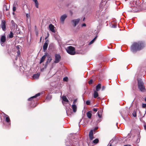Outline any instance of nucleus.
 <instances>
[{
	"label": "nucleus",
	"mask_w": 146,
	"mask_h": 146,
	"mask_svg": "<svg viewBox=\"0 0 146 146\" xmlns=\"http://www.w3.org/2000/svg\"><path fill=\"white\" fill-rule=\"evenodd\" d=\"M97 36L95 37L94 39H93L92 41H91L89 43V44H92L97 38Z\"/></svg>",
	"instance_id": "obj_25"
},
{
	"label": "nucleus",
	"mask_w": 146,
	"mask_h": 146,
	"mask_svg": "<svg viewBox=\"0 0 146 146\" xmlns=\"http://www.w3.org/2000/svg\"><path fill=\"white\" fill-rule=\"evenodd\" d=\"M86 26V24L85 23H84L82 25V26H84V27H85V26Z\"/></svg>",
	"instance_id": "obj_40"
},
{
	"label": "nucleus",
	"mask_w": 146,
	"mask_h": 146,
	"mask_svg": "<svg viewBox=\"0 0 146 146\" xmlns=\"http://www.w3.org/2000/svg\"><path fill=\"white\" fill-rule=\"evenodd\" d=\"M138 88L141 92H144L146 91V90L144 83L141 79L138 80Z\"/></svg>",
	"instance_id": "obj_2"
},
{
	"label": "nucleus",
	"mask_w": 146,
	"mask_h": 146,
	"mask_svg": "<svg viewBox=\"0 0 146 146\" xmlns=\"http://www.w3.org/2000/svg\"><path fill=\"white\" fill-rule=\"evenodd\" d=\"M51 98V96H47L46 99H47V100H50Z\"/></svg>",
	"instance_id": "obj_33"
},
{
	"label": "nucleus",
	"mask_w": 146,
	"mask_h": 146,
	"mask_svg": "<svg viewBox=\"0 0 146 146\" xmlns=\"http://www.w3.org/2000/svg\"><path fill=\"white\" fill-rule=\"evenodd\" d=\"M6 40V37L5 35L1 36L0 38V42L1 44H2L5 42Z\"/></svg>",
	"instance_id": "obj_7"
},
{
	"label": "nucleus",
	"mask_w": 146,
	"mask_h": 146,
	"mask_svg": "<svg viewBox=\"0 0 146 146\" xmlns=\"http://www.w3.org/2000/svg\"><path fill=\"white\" fill-rule=\"evenodd\" d=\"M67 17L66 14H64L61 16L60 18V21L63 23L64 22L65 19Z\"/></svg>",
	"instance_id": "obj_8"
},
{
	"label": "nucleus",
	"mask_w": 146,
	"mask_h": 146,
	"mask_svg": "<svg viewBox=\"0 0 146 146\" xmlns=\"http://www.w3.org/2000/svg\"><path fill=\"white\" fill-rule=\"evenodd\" d=\"M17 55L19 56L20 54V51L19 50H18L17 51Z\"/></svg>",
	"instance_id": "obj_36"
},
{
	"label": "nucleus",
	"mask_w": 146,
	"mask_h": 146,
	"mask_svg": "<svg viewBox=\"0 0 146 146\" xmlns=\"http://www.w3.org/2000/svg\"><path fill=\"white\" fill-rule=\"evenodd\" d=\"M5 116L6 117V119H5L6 121L8 123H9L10 124V119L9 116L5 114Z\"/></svg>",
	"instance_id": "obj_13"
},
{
	"label": "nucleus",
	"mask_w": 146,
	"mask_h": 146,
	"mask_svg": "<svg viewBox=\"0 0 146 146\" xmlns=\"http://www.w3.org/2000/svg\"><path fill=\"white\" fill-rule=\"evenodd\" d=\"M145 113L146 112V111H145Z\"/></svg>",
	"instance_id": "obj_48"
},
{
	"label": "nucleus",
	"mask_w": 146,
	"mask_h": 146,
	"mask_svg": "<svg viewBox=\"0 0 146 146\" xmlns=\"http://www.w3.org/2000/svg\"><path fill=\"white\" fill-rule=\"evenodd\" d=\"M101 88V84H98L96 86V91H98Z\"/></svg>",
	"instance_id": "obj_19"
},
{
	"label": "nucleus",
	"mask_w": 146,
	"mask_h": 146,
	"mask_svg": "<svg viewBox=\"0 0 146 146\" xmlns=\"http://www.w3.org/2000/svg\"><path fill=\"white\" fill-rule=\"evenodd\" d=\"M6 22L4 20H2L1 21V28L4 31H5L6 30V28L5 25Z\"/></svg>",
	"instance_id": "obj_5"
},
{
	"label": "nucleus",
	"mask_w": 146,
	"mask_h": 146,
	"mask_svg": "<svg viewBox=\"0 0 146 146\" xmlns=\"http://www.w3.org/2000/svg\"><path fill=\"white\" fill-rule=\"evenodd\" d=\"M93 130H91L90 132L89 133V138L90 140H92L94 138V137L93 135Z\"/></svg>",
	"instance_id": "obj_9"
},
{
	"label": "nucleus",
	"mask_w": 146,
	"mask_h": 146,
	"mask_svg": "<svg viewBox=\"0 0 146 146\" xmlns=\"http://www.w3.org/2000/svg\"><path fill=\"white\" fill-rule=\"evenodd\" d=\"M98 142L99 140L98 139H96L93 141V143L95 144L98 143Z\"/></svg>",
	"instance_id": "obj_26"
},
{
	"label": "nucleus",
	"mask_w": 146,
	"mask_h": 146,
	"mask_svg": "<svg viewBox=\"0 0 146 146\" xmlns=\"http://www.w3.org/2000/svg\"><path fill=\"white\" fill-rule=\"evenodd\" d=\"M92 82L93 80H91L88 82V83L89 84H92Z\"/></svg>",
	"instance_id": "obj_31"
},
{
	"label": "nucleus",
	"mask_w": 146,
	"mask_h": 146,
	"mask_svg": "<svg viewBox=\"0 0 146 146\" xmlns=\"http://www.w3.org/2000/svg\"><path fill=\"white\" fill-rule=\"evenodd\" d=\"M142 107L143 108H146V104H142Z\"/></svg>",
	"instance_id": "obj_30"
},
{
	"label": "nucleus",
	"mask_w": 146,
	"mask_h": 146,
	"mask_svg": "<svg viewBox=\"0 0 146 146\" xmlns=\"http://www.w3.org/2000/svg\"><path fill=\"white\" fill-rule=\"evenodd\" d=\"M16 10V8L15 6H13V11H15Z\"/></svg>",
	"instance_id": "obj_34"
},
{
	"label": "nucleus",
	"mask_w": 146,
	"mask_h": 146,
	"mask_svg": "<svg viewBox=\"0 0 146 146\" xmlns=\"http://www.w3.org/2000/svg\"><path fill=\"white\" fill-rule=\"evenodd\" d=\"M113 27H114V28H115L116 27V26L114 25V26H113Z\"/></svg>",
	"instance_id": "obj_43"
},
{
	"label": "nucleus",
	"mask_w": 146,
	"mask_h": 146,
	"mask_svg": "<svg viewBox=\"0 0 146 146\" xmlns=\"http://www.w3.org/2000/svg\"><path fill=\"white\" fill-rule=\"evenodd\" d=\"M47 56H48V59L47 61H46V64H47L49 62H50L52 60L51 58L50 57V56H49L48 54V55H47Z\"/></svg>",
	"instance_id": "obj_17"
},
{
	"label": "nucleus",
	"mask_w": 146,
	"mask_h": 146,
	"mask_svg": "<svg viewBox=\"0 0 146 146\" xmlns=\"http://www.w3.org/2000/svg\"><path fill=\"white\" fill-rule=\"evenodd\" d=\"M145 101L146 102V98L145 99Z\"/></svg>",
	"instance_id": "obj_45"
},
{
	"label": "nucleus",
	"mask_w": 146,
	"mask_h": 146,
	"mask_svg": "<svg viewBox=\"0 0 146 146\" xmlns=\"http://www.w3.org/2000/svg\"><path fill=\"white\" fill-rule=\"evenodd\" d=\"M93 110L95 112H96L97 111V109L94 108L93 109Z\"/></svg>",
	"instance_id": "obj_37"
},
{
	"label": "nucleus",
	"mask_w": 146,
	"mask_h": 146,
	"mask_svg": "<svg viewBox=\"0 0 146 146\" xmlns=\"http://www.w3.org/2000/svg\"><path fill=\"white\" fill-rule=\"evenodd\" d=\"M105 89V87L104 86H103L102 88V90H103Z\"/></svg>",
	"instance_id": "obj_38"
},
{
	"label": "nucleus",
	"mask_w": 146,
	"mask_h": 146,
	"mask_svg": "<svg viewBox=\"0 0 146 146\" xmlns=\"http://www.w3.org/2000/svg\"><path fill=\"white\" fill-rule=\"evenodd\" d=\"M47 55H48V54L47 52H46L45 53L44 55L42 57L40 60V63H41L44 62L46 56H47Z\"/></svg>",
	"instance_id": "obj_11"
},
{
	"label": "nucleus",
	"mask_w": 146,
	"mask_h": 146,
	"mask_svg": "<svg viewBox=\"0 0 146 146\" xmlns=\"http://www.w3.org/2000/svg\"><path fill=\"white\" fill-rule=\"evenodd\" d=\"M40 74H34L33 76V78L35 79H38L39 78Z\"/></svg>",
	"instance_id": "obj_16"
},
{
	"label": "nucleus",
	"mask_w": 146,
	"mask_h": 146,
	"mask_svg": "<svg viewBox=\"0 0 146 146\" xmlns=\"http://www.w3.org/2000/svg\"><path fill=\"white\" fill-rule=\"evenodd\" d=\"M77 102V99H75L74 100V101H73V104H75Z\"/></svg>",
	"instance_id": "obj_32"
},
{
	"label": "nucleus",
	"mask_w": 146,
	"mask_h": 146,
	"mask_svg": "<svg viewBox=\"0 0 146 146\" xmlns=\"http://www.w3.org/2000/svg\"><path fill=\"white\" fill-rule=\"evenodd\" d=\"M143 47V44L141 42L135 43L131 47V50L133 52L140 50Z\"/></svg>",
	"instance_id": "obj_1"
},
{
	"label": "nucleus",
	"mask_w": 146,
	"mask_h": 146,
	"mask_svg": "<svg viewBox=\"0 0 146 146\" xmlns=\"http://www.w3.org/2000/svg\"><path fill=\"white\" fill-rule=\"evenodd\" d=\"M66 50L67 52L70 54L74 55L75 54V48L72 46L68 47Z\"/></svg>",
	"instance_id": "obj_3"
},
{
	"label": "nucleus",
	"mask_w": 146,
	"mask_h": 146,
	"mask_svg": "<svg viewBox=\"0 0 146 146\" xmlns=\"http://www.w3.org/2000/svg\"><path fill=\"white\" fill-rule=\"evenodd\" d=\"M6 11H7L8 10V9L6 8Z\"/></svg>",
	"instance_id": "obj_44"
},
{
	"label": "nucleus",
	"mask_w": 146,
	"mask_h": 146,
	"mask_svg": "<svg viewBox=\"0 0 146 146\" xmlns=\"http://www.w3.org/2000/svg\"><path fill=\"white\" fill-rule=\"evenodd\" d=\"M55 61L54 62L55 63H57L61 59V56L59 54H56L55 55Z\"/></svg>",
	"instance_id": "obj_4"
},
{
	"label": "nucleus",
	"mask_w": 146,
	"mask_h": 146,
	"mask_svg": "<svg viewBox=\"0 0 146 146\" xmlns=\"http://www.w3.org/2000/svg\"><path fill=\"white\" fill-rule=\"evenodd\" d=\"M92 113L91 111H88L87 113V116L89 118H90L92 117Z\"/></svg>",
	"instance_id": "obj_22"
},
{
	"label": "nucleus",
	"mask_w": 146,
	"mask_h": 146,
	"mask_svg": "<svg viewBox=\"0 0 146 146\" xmlns=\"http://www.w3.org/2000/svg\"><path fill=\"white\" fill-rule=\"evenodd\" d=\"M72 108L73 110V111L74 112H76L77 110V106L75 104H73L72 105Z\"/></svg>",
	"instance_id": "obj_14"
},
{
	"label": "nucleus",
	"mask_w": 146,
	"mask_h": 146,
	"mask_svg": "<svg viewBox=\"0 0 146 146\" xmlns=\"http://www.w3.org/2000/svg\"><path fill=\"white\" fill-rule=\"evenodd\" d=\"M63 80L64 81H67L68 80V78L67 77H65L63 78Z\"/></svg>",
	"instance_id": "obj_28"
},
{
	"label": "nucleus",
	"mask_w": 146,
	"mask_h": 146,
	"mask_svg": "<svg viewBox=\"0 0 146 146\" xmlns=\"http://www.w3.org/2000/svg\"><path fill=\"white\" fill-rule=\"evenodd\" d=\"M124 146H131L130 145H124Z\"/></svg>",
	"instance_id": "obj_42"
},
{
	"label": "nucleus",
	"mask_w": 146,
	"mask_h": 146,
	"mask_svg": "<svg viewBox=\"0 0 146 146\" xmlns=\"http://www.w3.org/2000/svg\"><path fill=\"white\" fill-rule=\"evenodd\" d=\"M21 46H16V48L18 50H19Z\"/></svg>",
	"instance_id": "obj_35"
},
{
	"label": "nucleus",
	"mask_w": 146,
	"mask_h": 146,
	"mask_svg": "<svg viewBox=\"0 0 146 146\" xmlns=\"http://www.w3.org/2000/svg\"><path fill=\"white\" fill-rule=\"evenodd\" d=\"M9 37L10 38H12L13 37V34L12 32H11L10 34L9 35Z\"/></svg>",
	"instance_id": "obj_24"
},
{
	"label": "nucleus",
	"mask_w": 146,
	"mask_h": 146,
	"mask_svg": "<svg viewBox=\"0 0 146 146\" xmlns=\"http://www.w3.org/2000/svg\"><path fill=\"white\" fill-rule=\"evenodd\" d=\"M26 17H28V18L30 16L28 14H26Z\"/></svg>",
	"instance_id": "obj_39"
},
{
	"label": "nucleus",
	"mask_w": 146,
	"mask_h": 146,
	"mask_svg": "<svg viewBox=\"0 0 146 146\" xmlns=\"http://www.w3.org/2000/svg\"><path fill=\"white\" fill-rule=\"evenodd\" d=\"M132 115L134 117H136V112L135 111H133V113H132Z\"/></svg>",
	"instance_id": "obj_27"
},
{
	"label": "nucleus",
	"mask_w": 146,
	"mask_h": 146,
	"mask_svg": "<svg viewBox=\"0 0 146 146\" xmlns=\"http://www.w3.org/2000/svg\"><path fill=\"white\" fill-rule=\"evenodd\" d=\"M49 27L51 31L53 32H55V30L54 29V26L52 24H50L49 25Z\"/></svg>",
	"instance_id": "obj_12"
},
{
	"label": "nucleus",
	"mask_w": 146,
	"mask_h": 146,
	"mask_svg": "<svg viewBox=\"0 0 146 146\" xmlns=\"http://www.w3.org/2000/svg\"><path fill=\"white\" fill-rule=\"evenodd\" d=\"M62 99L64 101L68 102L69 101L68 99L67 98L66 96H63L62 97Z\"/></svg>",
	"instance_id": "obj_20"
},
{
	"label": "nucleus",
	"mask_w": 146,
	"mask_h": 146,
	"mask_svg": "<svg viewBox=\"0 0 146 146\" xmlns=\"http://www.w3.org/2000/svg\"><path fill=\"white\" fill-rule=\"evenodd\" d=\"M98 96V94L97 91H95L94 94V98H96Z\"/></svg>",
	"instance_id": "obj_21"
},
{
	"label": "nucleus",
	"mask_w": 146,
	"mask_h": 146,
	"mask_svg": "<svg viewBox=\"0 0 146 146\" xmlns=\"http://www.w3.org/2000/svg\"><path fill=\"white\" fill-rule=\"evenodd\" d=\"M90 102L89 101H87L86 102V104L87 105H89L90 104Z\"/></svg>",
	"instance_id": "obj_29"
},
{
	"label": "nucleus",
	"mask_w": 146,
	"mask_h": 146,
	"mask_svg": "<svg viewBox=\"0 0 146 146\" xmlns=\"http://www.w3.org/2000/svg\"><path fill=\"white\" fill-rule=\"evenodd\" d=\"M41 40H42V37L41 36L40 37V42H41Z\"/></svg>",
	"instance_id": "obj_41"
},
{
	"label": "nucleus",
	"mask_w": 146,
	"mask_h": 146,
	"mask_svg": "<svg viewBox=\"0 0 146 146\" xmlns=\"http://www.w3.org/2000/svg\"><path fill=\"white\" fill-rule=\"evenodd\" d=\"M34 2L36 7L37 8H38V3L37 0H32Z\"/></svg>",
	"instance_id": "obj_18"
},
{
	"label": "nucleus",
	"mask_w": 146,
	"mask_h": 146,
	"mask_svg": "<svg viewBox=\"0 0 146 146\" xmlns=\"http://www.w3.org/2000/svg\"><path fill=\"white\" fill-rule=\"evenodd\" d=\"M40 93H38L37 94H36L35 96H33V97H31L30 98H29L28 99V100H30L31 99H33V98H35L36 97L38 96H40Z\"/></svg>",
	"instance_id": "obj_15"
},
{
	"label": "nucleus",
	"mask_w": 146,
	"mask_h": 146,
	"mask_svg": "<svg viewBox=\"0 0 146 146\" xmlns=\"http://www.w3.org/2000/svg\"><path fill=\"white\" fill-rule=\"evenodd\" d=\"M97 113L98 114V116L100 118H101V117H102V112H101V111H98V112Z\"/></svg>",
	"instance_id": "obj_23"
},
{
	"label": "nucleus",
	"mask_w": 146,
	"mask_h": 146,
	"mask_svg": "<svg viewBox=\"0 0 146 146\" xmlns=\"http://www.w3.org/2000/svg\"><path fill=\"white\" fill-rule=\"evenodd\" d=\"M109 146H111V144H110Z\"/></svg>",
	"instance_id": "obj_47"
},
{
	"label": "nucleus",
	"mask_w": 146,
	"mask_h": 146,
	"mask_svg": "<svg viewBox=\"0 0 146 146\" xmlns=\"http://www.w3.org/2000/svg\"><path fill=\"white\" fill-rule=\"evenodd\" d=\"M79 21L80 19H74L72 21V22L74 24V27L79 23Z\"/></svg>",
	"instance_id": "obj_10"
},
{
	"label": "nucleus",
	"mask_w": 146,
	"mask_h": 146,
	"mask_svg": "<svg viewBox=\"0 0 146 146\" xmlns=\"http://www.w3.org/2000/svg\"><path fill=\"white\" fill-rule=\"evenodd\" d=\"M47 37H46L45 38V39L46 40V38H47Z\"/></svg>",
	"instance_id": "obj_46"
},
{
	"label": "nucleus",
	"mask_w": 146,
	"mask_h": 146,
	"mask_svg": "<svg viewBox=\"0 0 146 146\" xmlns=\"http://www.w3.org/2000/svg\"><path fill=\"white\" fill-rule=\"evenodd\" d=\"M48 40H47L45 41V42L43 46V48L44 50V51L45 52L47 50L48 45Z\"/></svg>",
	"instance_id": "obj_6"
}]
</instances>
